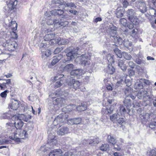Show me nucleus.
<instances>
[{"label": "nucleus", "instance_id": "obj_39", "mask_svg": "<svg viewBox=\"0 0 156 156\" xmlns=\"http://www.w3.org/2000/svg\"><path fill=\"white\" fill-rule=\"evenodd\" d=\"M110 120L113 121V122L116 123L118 118L117 114H113L110 116Z\"/></svg>", "mask_w": 156, "mask_h": 156}, {"label": "nucleus", "instance_id": "obj_61", "mask_svg": "<svg viewBox=\"0 0 156 156\" xmlns=\"http://www.w3.org/2000/svg\"><path fill=\"white\" fill-rule=\"evenodd\" d=\"M128 64H129V66L130 67H131L132 68H134L135 67V64L133 62L129 61L128 62Z\"/></svg>", "mask_w": 156, "mask_h": 156}, {"label": "nucleus", "instance_id": "obj_31", "mask_svg": "<svg viewBox=\"0 0 156 156\" xmlns=\"http://www.w3.org/2000/svg\"><path fill=\"white\" fill-rule=\"evenodd\" d=\"M87 105L85 103H83L81 105H79L76 107L77 110L80 111L85 110L87 108Z\"/></svg>", "mask_w": 156, "mask_h": 156}, {"label": "nucleus", "instance_id": "obj_22", "mask_svg": "<svg viewBox=\"0 0 156 156\" xmlns=\"http://www.w3.org/2000/svg\"><path fill=\"white\" fill-rule=\"evenodd\" d=\"M55 37V34H47L44 37V40L46 41H50V42H52V41Z\"/></svg>", "mask_w": 156, "mask_h": 156}, {"label": "nucleus", "instance_id": "obj_47", "mask_svg": "<svg viewBox=\"0 0 156 156\" xmlns=\"http://www.w3.org/2000/svg\"><path fill=\"white\" fill-rule=\"evenodd\" d=\"M9 143V142L8 140L3 139H0V145L7 144Z\"/></svg>", "mask_w": 156, "mask_h": 156}, {"label": "nucleus", "instance_id": "obj_4", "mask_svg": "<svg viewBox=\"0 0 156 156\" xmlns=\"http://www.w3.org/2000/svg\"><path fill=\"white\" fill-rule=\"evenodd\" d=\"M69 80L67 81V83L70 88L74 89L75 90H77L78 89H80L82 91L85 90V89L84 88L81 89H80V83L79 81L76 80L75 79L71 77H69Z\"/></svg>", "mask_w": 156, "mask_h": 156}, {"label": "nucleus", "instance_id": "obj_58", "mask_svg": "<svg viewBox=\"0 0 156 156\" xmlns=\"http://www.w3.org/2000/svg\"><path fill=\"white\" fill-rule=\"evenodd\" d=\"M124 122L123 119L121 117L119 118V119H117V121L116 122L118 123L119 124H121L122 123Z\"/></svg>", "mask_w": 156, "mask_h": 156}, {"label": "nucleus", "instance_id": "obj_23", "mask_svg": "<svg viewBox=\"0 0 156 156\" xmlns=\"http://www.w3.org/2000/svg\"><path fill=\"white\" fill-rule=\"evenodd\" d=\"M140 2V11L142 13H144L147 11L146 5L145 2L143 1H141Z\"/></svg>", "mask_w": 156, "mask_h": 156}, {"label": "nucleus", "instance_id": "obj_46", "mask_svg": "<svg viewBox=\"0 0 156 156\" xmlns=\"http://www.w3.org/2000/svg\"><path fill=\"white\" fill-rule=\"evenodd\" d=\"M65 23H66L67 22H61L60 20L57 24H55V27L56 28H58L61 27V26L64 27L65 26Z\"/></svg>", "mask_w": 156, "mask_h": 156}, {"label": "nucleus", "instance_id": "obj_59", "mask_svg": "<svg viewBox=\"0 0 156 156\" xmlns=\"http://www.w3.org/2000/svg\"><path fill=\"white\" fill-rule=\"evenodd\" d=\"M47 24L48 25H52L53 24V21L50 19H48L46 21Z\"/></svg>", "mask_w": 156, "mask_h": 156}, {"label": "nucleus", "instance_id": "obj_48", "mask_svg": "<svg viewBox=\"0 0 156 156\" xmlns=\"http://www.w3.org/2000/svg\"><path fill=\"white\" fill-rule=\"evenodd\" d=\"M73 120L74 124H79L81 122V119L80 118H74Z\"/></svg>", "mask_w": 156, "mask_h": 156}, {"label": "nucleus", "instance_id": "obj_38", "mask_svg": "<svg viewBox=\"0 0 156 156\" xmlns=\"http://www.w3.org/2000/svg\"><path fill=\"white\" fill-rule=\"evenodd\" d=\"M104 81L105 83L107 82H108L107 79H104ZM112 83L110 84L109 83H106V88L108 90L111 91L112 90Z\"/></svg>", "mask_w": 156, "mask_h": 156}, {"label": "nucleus", "instance_id": "obj_60", "mask_svg": "<svg viewBox=\"0 0 156 156\" xmlns=\"http://www.w3.org/2000/svg\"><path fill=\"white\" fill-rule=\"evenodd\" d=\"M7 92V90H5L4 92H2L0 94V96L2 98H5L7 96V94L6 93Z\"/></svg>", "mask_w": 156, "mask_h": 156}, {"label": "nucleus", "instance_id": "obj_14", "mask_svg": "<svg viewBox=\"0 0 156 156\" xmlns=\"http://www.w3.org/2000/svg\"><path fill=\"white\" fill-rule=\"evenodd\" d=\"M62 153V151L60 149H55L51 151L49 156H61Z\"/></svg>", "mask_w": 156, "mask_h": 156}, {"label": "nucleus", "instance_id": "obj_6", "mask_svg": "<svg viewBox=\"0 0 156 156\" xmlns=\"http://www.w3.org/2000/svg\"><path fill=\"white\" fill-rule=\"evenodd\" d=\"M20 115H13L11 118L12 120L14 121V126L17 129H21L24 124L23 122L19 118Z\"/></svg>", "mask_w": 156, "mask_h": 156}, {"label": "nucleus", "instance_id": "obj_63", "mask_svg": "<svg viewBox=\"0 0 156 156\" xmlns=\"http://www.w3.org/2000/svg\"><path fill=\"white\" fill-rule=\"evenodd\" d=\"M68 121V123L70 125H73L74 124V121L73 119H67Z\"/></svg>", "mask_w": 156, "mask_h": 156}, {"label": "nucleus", "instance_id": "obj_51", "mask_svg": "<svg viewBox=\"0 0 156 156\" xmlns=\"http://www.w3.org/2000/svg\"><path fill=\"white\" fill-rule=\"evenodd\" d=\"M93 139H91L92 142H90V143H94V144H95L98 143L100 141L99 139L98 138H94L93 137Z\"/></svg>", "mask_w": 156, "mask_h": 156}, {"label": "nucleus", "instance_id": "obj_30", "mask_svg": "<svg viewBox=\"0 0 156 156\" xmlns=\"http://www.w3.org/2000/svg\"><path fill=\"white\" fill-rule=\"evenodd\" d=\"M149 127L155 131L156 130V120L153 119L149 124Z\"/></svg>", "mask_w": 156, "mask_h": 156}, {"label": "nucleus", "instance_id": "obj_34", "mask_svg": "<svg viewBox=\"0 0 156 156\" xmlns=\"http://www.w3.org/2000/svg\"><path fill=\"white\" fill-rule=\"evenodd\" d=\"M122 57L127 60H129L132 58V56L130 54L125 51L122 52Z\"/></svg>", "mask_w": 156, "mask_h": 156}, {"label": "nucleus", "instance_id": "obj_49", "mask_svg": "<svg viewBox=\"0 0 156 156\" xmlns=\"http://www.w3.org/2000/svg\"><path fill=\"white\" fill-rule=\"evenodd\" d=\"M120 22L123 26H126L127 24V21L126 19L124 18L121 19L120 20Z\"/></svg>", "mask_w": 156, "mask_h": 156}, {"label": "nucleus", "instance_id": "obj_21", "mask_svg": "<svg viewBox=\"0 0 156 156\" xmlns=\"http://www.w3.org/2000/svg\"><path fill=\"white\" fill-rule=\"evenodd\" d=\"M112 40L113 39V41L116 44H122L123 43V40L122 38L119 37L118 35H117L111 38Z\"/></svg>", "mask_w": 156, "mask_h": 156}, {"label": "nucleus", "instance_id": "obj_19", "mask_svg": "<svg viewBox=\"0 0 156 156\" xmlns=\"http://www.w3.org/2000/svg\"><path fill=\"white\" fill-rule=\"evenodd\" d=\"M19 102L16 100H14L12 103L9 104V108L14 110H16L19 107Z\"/></svg>", "mask_w": 156, "mask_h": 156}, {"label": "nucleus", "instance_id": "obj_42", "mask_svg": "<svg viewBox=\"0 0 156 156\" xmlns=\"http://www.w3.org/2000/svg\"><path fill=\"white\" fill-rule=\"evenodd\" d=\"M116 17L118 18H121L123 15V11L121 9L118 10L116 13Z\"/></svg>", "mask_w": 156, "mask_h": 156}, {"label": "nucleus", "instance_id": "obj_13", "mask_svg": "<svg viewBox=\"0 0 156 156\" xmlns=\"http://www.w3.org/2000/svg\"><path fill=\"white\" fill-rule=\"evenodd\" d=\"M17 0H10L7 2L8 8L10 10L14 9L17 5Z\"/></svg>", "mask_w": 156, "mask_h": 156}, {"label": "nucleus", "instance_id": "obj_52", "mask_svg": "<svg viewBox=\"0 0 156 156\" xmlns=\"http://www.w3.org/2000/svg\"><path fill=\"white\" fill-rule=\"evenodd\" d=\"M10 26H12V25H14L15 27L12 28V29L14 30H16L17 28V24L15 21H12L10 23Z\"/></svg>", "mask_w": 156, "mask_h": 156}, {"label": "nucleus", "instance_id": "obj_16", "mask_svg": "<svg viewBox=\"0 0 156 156\" xmlns=\"http://www.w3.org/2000/svg\"><path fill=\"white\" fill-rule=\"evenodd\" d=\"M65 102V100L62 98H57L53 101L54 104L58 105L60 106H62V105H64Z\"/></svg>", "mask_w": 156, "mask_h": 156}, {"label": "nucleus", "instance_id": "obj_44", "mask_svg": "<svg viewBox=\"0 0 156 156\" xmlns=\"http://www.w3.org/2000/svg\"><path fill=\"white\" fill-rule=\"evenodd\" d=\"M150 14L151 16L155 17L156 16V10L152 8L150 9Z\"/></svg>", "mask_w": 156, "mask_h": 156}, {"label": "nucleus", "instance_id": "obj_36", "mask_svg": "<svg viewBox=\"0 0 156 156\" xmlns=\"http://www.w3.org/2000/svg\"><path fill=\"white\" fill-rule=\"evenodd\" d=\"M114 51L117 57L119 58H122V53L121 52V51L118 48H115L114 50Z\"/></svg>", "mask_w": 156, "mask_h": 156}, {"label": "nucleus", "instance_id": "obj_27", "mask_svg": "<svg viewBox=\"0 0 156 156\" xmlns=\"http://www.w3.org/2000/svg\"><path fill=\"white\" fill-rule=\"evenodd\" d=\"M73 65L72 64H69L66 65L63 69L65 71L69 72L71 71L73 69Z\"/></svg>", "mask_w": 156, "mask_h": 156}, {"label": "nucleus", "instance_id": "obj_53", "mask_svg": "<svg viewBox=\"0 0 156 156\" xmlns=\"http://www.w3.org/2000/svg\"><path fill=\"white\" fill-rule=\"evenodd\" d=\"M137 23V21L136 20V22L135 20H134V23H129L128 25L127 26L128 27V28L130 29H133L134 27V26L133 25V24H136V23Z\"/></svg>", "mask_w": 156, "mask_h": 156}, {"label": "nucleus", "instance_id": "obj_25", "mask_svg": "<svg viewBox=\"0 0 156 156\" xmlns=\"http://www.w3.org/2000/svg\"><path fill=\"white\" fill-rule=\"evenodd\" d=\"M119 66L120 67L121 69L123 71L126 70L127 69V66L125 64H124V62L120 59L119 60Z\"/></svg>", "mask_w": 156, "mask_h": 156}, {"label": "nucleus", "instance_id": "obj_56", "mask_svg": "<svg viewBox=\"0 0 156 156\" xmlns=\"http://www.w3.org/2000/svg\"><path fill=\"white\" fill-rule=\"evenodd\" d=\"M136 33L137 32L136 31L135 29H133L131 32V35L132 37H138V35L136 34Z\"/></svg>", "mask_w": 156, "mask_h": 156}, {"label": "nucleus", "instance_id": "obj_64", "mask_svg": "<svg viewBox=\"0 0 156 156\" xmlns=\"http://www.w3.org/2000/svg\"><path fill=\"white\" fill-rule=\"evenodd\" d=\"M72 154V153L71 152L67 151L64 154V155L62 156H71Z\"/></svg>", "mask_w": 156, "mask_h": 156}, {"label": "nucleus", "instance_id": "obj_17", "mask_svg": "<svg viewBox=\"0 0 156 156\" xmlns=\"http://www.w3.org/2000/svg\"><path fill=\"white\" fill-rule=\"evenodd\" d=\"M56 42L59 45L67 44L69 43V41L67 39H61L60 37H58L55 39Z\"/></svg>", "mask_w": 156, "mask_h": 156}, {"label": "nucleus", "instance_id": "obj_33", "mask_svg": "<svg viewBox=\"0 0 156 156\" xmlns=\"http://www.w3.org/2000/svg\"><path fill=\"white\" fill-rule=\"evenodd\" d=\"M115 69L112 64H108V72L110 74H112L115 72Z\"/></svg>", "mask_w": 156, "mask_h": 156}, {"label": "nucleus", "instance_id": "obj_62", "mask_svg": "<svg viewBox=\"0 0 156 156\" xmlns=\"http://www.w3.org/2000/svg\"><path fill=\"white\" fill-rule=\"evenodd\" d=\"M114 108L113 107H110L109 108H107V113L111 114L113 112Z\"/></svg>", "mask_w": 156, "mask_h": 156}, {"label": "nucleus", "instance_id": "obj_32", "mask_svg": "<svg viewBox=\"0 0 156 156\" xmlns=\"http://www.w3.org/2000/svg\"><path fill=\"white\" fill-rule=\"evenodd\" d=\"M64 13V11L60 9H54L52 11V13L54 15H60Z\"/></svg>", "mask_w": 156, "mask_h": 156}, {"label": "nucleus", "instance_id": "obj_12", "mask_svg": "<svg viewBox=\"0 0 156 156\" xmlns=\"http://www.w3.org/2000/svg\"><path fill=\"white\" fill-rule=\"evenodd\" d=\"M126 108L127 109H126L123 105H120L119 110H118L117 111L118 115H122L126 113H129L130 112L129 108Z\"/></svg>", "mask_w": 156, "mask_h": 156}, {"label": "nucleus", "instance_id": "obj_37", "mask_svg": "<svg viewBox=\"0 0 156 156\" xmlns=\"http://www.w3.org/2000/svg\"><path fill=\"white\" fill-rule=\"evenodd\" d=\"M9 138L12 140H14L17 142H20V140H19L17 133L14 134L13 135H12L9 136Z\"/></svg>", "mask_w": 156, "mask_h": 156}, {"label": "nucleus", "instance_id": "obj_26", "mask_svg": "<svg viewBox=\"0 0 156 156\" xmlns=\"http://www.w3.org/2000/svg\"><path fill=\"white\" fill-rule=\"evenodd\" d=\"M62 56L61 55H59L58 57L56 56H54L53 57V59L51 62V64L52 65H55L56 63L59 62L60 59L62 57Z\"/></svg>", "mask_w": 156, "mask_h": 156}, {"label": "nucleus", "instance_id": "obj_50", "mask_svg": "<svg viewBox=\"0 0 156 156\" xmlns=\"http://www.w3.org/2000/svg\"><path fill=\"white\" fill-rule=\"evenodd\" d=\"M112 145L113 147V148L115 150V151H119L120 150L121 148L118 144H112Z\"/></svg>", "mask_w": 156, "mask_h": 156}, {"label": "nucleus", "instance_id": "obj_43", "mask_svg": "<svg viewBox=\"0 0 156 156\" xmlns=\"http://www.w3.org/2000/svg\"><path fill=\"white\" fill-rule=\"evenodd\" d=\"M64 83V82L62 80H60L57 81L55 84V87L56 88H58L61 87Z\"/></svg>", "mask_w": 156, "mask_h": 156}, {"label": "nucleus", "instance_id": "obj_35", "mask_svg": "<svg viewBox=\"0 0 156 156\" xmlns=\"http://www.w3.org/2000/svg\"><path fill=\"white\" fill-rule=\"evenodd\" d=\"M32 129L33 127L32 126H29L27 125L23 130L26 133H27V134H28V136L29 134H30L32 131Z\"/></svg>", "mask_w": 156, "mask_h": 156}, {"label": "nucleus", "instance_id": "obj_8", "mask_svg": "<svg viewBox=\"0 0 156 156\" xmlns=\"http://www.w3.org/2000/svg\"><path fill=\"white\" fill-rule=\"evenodd\" d=\"M66 119H67V118L66 117V115H60L54 119L53 122V125L55 126L59 125V126H60L65 121H66Z\"/></svg>", "mask_w": 156, "mask_h": 156}, {"label": "nucleus", "instance_id": "obj_2", "mask_svg": "<svg viewBox=\"0 0 156 156\" xmlns=\"http://www.w3.org/2000/svg\"><path fill=\"white\" fill-rule=\"evenodd\" d=\"M137 97L140 99L151 101L153 99L152 91L150 90H140L137 94Z\"/></svg>", "mask_w": 156, "mask_h": 156}, {"label": "nucleus", "instance_id": "obj_10", "mask_svg": "<svg viewBox=\"0 0 156 156\" xmlns=\"http://www.w3.org/2000/svg\"><path fill=\"white\" fill-rule=\"evenodd\" d=\"M130 77L129 76H124L120 80L118 81L117 83L119 84H122L124 82L127 86H130L131 84V82L130 80Z\"/></svg>", "mask_w": 156, "mask_h": 156}, {"label": "nucleus", "instance_id": "obj_41", "mask_svg": "<svg viewBox=\"0 0 156 156\" xmlns=\"http://www.w3.org/2000/svg\"><path fill=\"white\" fill-rule=\"evenodd\" d=\"M109 147V146L108 144H103L100 148L101 150L106 151L108 149Z\"/></svg>", "mask_w": 156, "mask_h": 156}, {"label": "nucleus", "instance_id": "obj_3", "mask_svg": "<svg viewBox=\"0 0 156 156\" xmlns=\"http://www.w3.org/2000/svg\"><path fill=\"white\" fill-rule=\"evenodd\" d=\"M52 4H58L59 8H62L65 10L66 7H70L71 9L72 8H76V6L73 3H66L63 0H53L51 2Z\"/></svg>", "mask_w": 156, "mask_h": 156}, {"label": "nucleus", "instance_id": "obj_9", "mask_svg": "<svg viewBox=\"0 0 156 156\" xmlns=\"http://www.w3.org/2000/svg\"><path fill=\"white\" fill-rule=\"evenodd\" d=\"M117 28L115 26L112 24L109 26L108 29L109 34L110 36V38H112L115 37L117 33Z\"/></svg>", "mask_w": 156, "mask_h": 156}, {"label": "nucleus", "instance_id": "obj_40", "mask_svg": "<svg viewBox=\"0 0 156 156\" xmlns=\"http://www.w3.org/2000/svg\"><path fill=\"white\" fill-rule=\"evenodd\" d=\"M107 59L109 64L114 63V60L113 58V56H112L110 54H108L107 57Z\"/></svg>", "mask_w": 156, "mask_h": 156}, {"label": "nucleus", "instance_id": "obj_7", "mask_svg": "<svg viewBox=\"0 0 156 156\" xmlns=\"http://www.w3.org/2000/svg\"><path fill=\"white\" fill-rule=\"evenodd\" d=\"M126 14L128 17V19L130 21L134 23V20L136 21L137 17L135 11L133 9H129L126 11Z\"/></svg>", "mask_w": 156, "mask_h": 156}, {"label": "nucleus", "instance_id": "obj_15", "mask_svg": "<svg viewBox=\"0 0 156 156\" xmlns=\"http://www.w3.org/2000/svg\"><path fill=\"white\" fill-rule=\"evenodd\" d=\"M150 115L148 113H143L141 115L140 118L142 122L145 124L147 122L150 120Z\"/></svg>", "mask_w": 156, "mask_h": 156}, {"label": "nucleus", "instance_id": "obj_20", "mask_svg": "<svg viewBox=\"0 0 156 156\" xmlns=\"http://www.w3.org/2000/svg\"><path fill=\"white\" fill-rule=\"evenodd\" d=\"M82 70L81 69H76L72 70L70 72V75L74 76H80L81 75Z\"/></svg>", "mask_w": 156, "mask_h": 156}, {"label": "nucleus", "instance_id": "obj_55", "mask_svg": "<svg viewBox=\"0 0 156 156\" xmlns=\"http://www.w3.org/2000/svg\"><path fill=\"white\" fill-rule=\"evenodd\" d=\"M62 50V48L61 47H58L56 48L54 50V53L55 54H57L58 53Z\"/></svg>", "mask_w": 156, "mask_h": 156}, {"label": "nucleus", "instance_id": "obj_18", "mask_svg": "<svg viewBox=\"0 0 156 156\" xmlns=\"http://www.w3.org/2000/svg\"><path fill=\"white\" fill-rule=\"evenodd\" d=\"M19 140L27 138L28 136L23 130H21L19 133H17Z\"/></svg>", "mask_w": 156, "mask_h": 156}, {"label": "nucleus", "instance_id": "obj_28", "mask_svg": "<svg viewBox=\"0 0 156 156\" xmlns=\"http://www.w3.org/2000/svg\"><path fill=\"white\" fill-rule=\"evenodd\" d=\"M123 103L126 108H129V107L131 106V100L127 97L125 98L123 101Z\"/></svg>", "mask_w": 156, "mask_h": 156}, {"label": "nucleus", "instance_id": "obj_57", "mask_svg": "<svg viewBox=\"0 0 156 156\" xmlns=\"http://www.w3.org/2000/svg\"><path fill=\"white\" fill-rule=\"evenodd\" d=\"M150 155L152 156H156V151L154 150H151L150 152Z\"/></svg>", "mask_w": 156, "mask_h": 156}, {"label": "nucleus", "instance_id": "obj_1", "mask_svg": "<svg viewBox=\"0 0 156 156\" xmlns=\"http://www.w3.org/2000/svg\"><path fill=\"white\" fill-rule=\"evenodd\" d=\"M81 50L79 48H74L71 51L67 53L66 56L68 57L67 60L64 59L63 61L65 63L69 61L73 60V59L76 58V60H80V62L82 65L84 66L88 65L90 64V62L89 59H88L86 55H82L80 56H78V55H80V52Z\"/></svg>", "mask_w": 156, "mask_h": 156}, {"label": "nucleus", "instance_id": "obj_11", "mask_svg": "<svg viewBox=\"0 0 156 156\" xmlns=\"http://www.w3.org/2000/svg\"><path fill=\"white\" fill-rule=\"evenodd\" d=\"M60 128L58 131L57 133L59 135L62 136L69 133V129L66 126H60Z\"/></svg>", "mask_w": 156, "mask_h": 156}, {"label": "nucleus", "instance_id": "obj_45", "mask_svg": "<svg viewBox=\"0 0 156 156\" xmlns=\"http://www.w3.org/2000/svg\"><path fill=\"white\" fill-rule=\"evenodd\" d=\"M132 91V89L130 86H127L125 90V94L127 96L128 94H131Z\"/></svg>", "mask_w": 156, "mask_h": 156}, {"label": "nucleus", "instance_id": "obj_5", "mask_svg": "<svg viewBox=\"0 0 156 156\" xmlns=\"http://www.w3.org/2000/svg\"><path fill=\"white\" fill-rule=\"evenodd\" d=\"M51 129L50 128L48 132V135L47 144L50 146L51 147H52L56 145L57 140L56 139V136L55 135L54 132H51Z\"/></svg>", "mask_w": 156, "mask_h": 156}, {"label": "nucleus", "instance_id": "obj_24", "mask_svg": "<svg viewBox=\"0 0 156 156\" xmlns=\"http://www.w3.org/2000/svg\"><path fill=\"white\" fill-rule=\"evenodd\" d=\"M45 48L41 47L40 48L42 52V55L45 56L46 57H48L51 54V51L50 50H47L46 51H44V48Z\"/></svg>", "mask_w": 156, "mask_h": 156}, {"label": "nucleus", "instance_id": "obj_29", "mask_svg": "<svg viewBox=\"0 0 156 156\" xmlns=\"http://www.w3.org/2000/svg\"><path fill=\"white\" fill-rule=\"evenodd\" d=\"M107 141L108 142L111 144H116L117 142L116 139L111 135L108 136Z\"/></svg>", "mask_w": 156, "mask_h": 156}, {"label": "nucleus", "instance_id": "obj_54", "mask_svg": "<svg viewBox=\"0 0 156 156\" xmlns=\"http://www.w3.org/2000/svg\"><path fill=\"white\" fill-rule=\"evenodd\" d=\"M10 115L8 113H5L2 115V118L4 119H9L10 118Z\"/></svg>", "mask_w": 156, "mask_h": 156}]
</instances>
